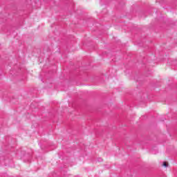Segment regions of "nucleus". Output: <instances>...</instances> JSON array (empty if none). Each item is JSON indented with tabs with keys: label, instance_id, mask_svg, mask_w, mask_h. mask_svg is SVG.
<instances>
[{
	"label": "nucleus",
	"instance_id": "f257e3e1",
	"mask_svg": "<svg viewBox=\"0 0 177 177\" xmlns=\"http://www.w3.org/2000/svg\"><path fill=\"white\" fill-rule=\"evenodd\" d=\"M163 167H168V164H167V162H163Z\"/></svg>",
	"mask_w": 177,
	"mask_h": 177
}]
</instances>
